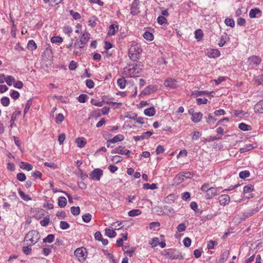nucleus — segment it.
Wrapping results in <instances>:
<instances>
[{
    "mask_svg": "<svg viewBox=\"0 0 263 263\" xmlns=\"http://www.w3.org/2000/svg\"><path fill=\"white\" fill-rule=\"evenodd\" d=\"M143 65L139 62L138 63L129 64L124 68L123 73L129 77H137L140 76Z\"/></svg>",
    "mask_w": 263,
    "mask_h": 263,
    "instance_id": "f257e3e1",
    "label": "nucleus"
},
{
    "mask_svg": "<svg viewBox=\"0 0 263 263\" xmlns=\"http://www.w3.org/2000/svg\"><path fill=\"white\" fill-rule=\"evenodd\" d=\"M142 53V49L140 46L136 44L132 46L128 52V56L129 58L133 61H136L140 58Z\"/></svg>",
    "mask_w": 263,
    "mask_h": 263,
    "instance_id": "f03ea898",
    "label": "nucleus"
},
{
    "mask_svg": "<svg viewBox=\"0 0 263 263\" xmlns=\"http://www.w3.org/2000/svg\"><path fill=\"white\" fill-rule=\"evenodd\" d=\"M40 238L39 233L36 230H32L26 235L24 241L30 242L29 246H33L37 242Z\"/></svg>",
    "mask_w": 263,
    "mask_h": 263,
    "instance_id": "7ed1b4c3",
    "label": "nucleus"
},
{
    "mask_svg": "<svg viewBox=\"0 0 263 263\" xmlns=\"http://www.w3.org/2000/svg\"><path fill=\"white\" fill-rule=\"evenodd\" d=\"M261 62V59L259 57L252 55L248 59V66L251 68H253L259 65Z\"/></svg>",
    "mask_w": 263,
    "mask_h": 263,
    "instance_id": "20e7f679",
    "label": "nucleus"
},
{
    "mask_svg": "<svg viewBox=\"0 0 263 263\" xmlns=\"http://www.w3.org/2000/svg\"><path fill=\"white\" fill-rule=\"evenodd\" d=\"M221 187H212L206 190V198L208 199H212L213 197L217 195L218 193L220 191Z\"/></svg>",
    "mask_w": 263,
    "mask_h": 263,
    "instance_id": "39448f33",
    "label": "nucleus"
},
{
    "mask_svg": "<svg viewBox=\"0 0 263 263\" xmlns=\"http://www.w3.org/2000/svg\"><path fill=\"white\" fill-rule=\"evenodd\" d=\"M85 252H86L85 248H84V250L83 248H78L74 251V255L78 258L79 261H83L86 257Z\"/></svg>",
    "mask_w": 263,
    "mask_h": 263,
    "instance_id": "423d86ee",
    "label": "nucleus"
},
{
    "mask_svg": "<svg viewBox=\"0 0 263 263\" xmlns=\"http://www.w3.org/2000/svg\"><path fill=\"white\" fill-rule=\"evenodd\" d=\"M103 175V171L100 168H95L90 174V177L91 179H95L98 181L100 180L101 177Z\"/></svg>",
    "mask_w": 263,
    "mask_h": 263,
    "instance_id": "0eeeda50",
    "label": "nucleus"
},
{
    "mask_svg": "<svg viewBox=\"0 0 263 263\" xmlns=\"http://www.w3.org/2000/svg\"><path fill=\"white\" fill-rule=\"evenodd\" d=\"M112 154H118L121 155L125 154L127 157H129V154L130 153V151L125 149L124 147L119 146L118 147L116 148L115 149L112 150Z\"/></svg>",
    "mask_w": 263,
    "mask_h": 263,
    "instance_id": "6e6552de",
    "label": "nucleus"
},
{
    "mask_svg": "<svg viewBox=\"0 0 263 263\" xmlns=\"http://www.w3.org/2000/svg\"><path fill=\"white\" fill-rule=\"evenodd\" d=\"M164 85L170 88H175L177 85V82L176 80L170 78L165 80Z\"/></svg>",
    "mask_w": 263,
    "mask_h": 263,
    "instance_id": "1a4fd4ad",
    "label": "nucleus"
},
{
    "mask_svg": "<svg viewBox=\"0 0 263 263\" xmlns=\"http://www.w3.org/2000/svg\"><path fill=\"white\" fill-rule=\"evenodd\" d=\"M218 200L221 205L224 206L228 204L230 201V196L227 194L221 195L219 196Z\"/></svg>",
    "mask_w": 263,
    "mask_h": 263,
    "instance_id": "9d476101",
    "label": "nucleus"
},
{
    "mask_svg": "<svg viewBox=\"0 0 263 263\" xmlns=\"http://www.w3.org/2000/svg\"><path fill=\"white\" fill-rule=\"evenodd\" d=\"M261 13L259 8H255L250 10L249 16L250 18H258L261 16Z\"/></svg>",
    "mask_w": 263,
    "mask_h": 263,
    "instance_id": "9b49d317",
    "label": "nucleus"
},
{
    "mask_svg": "<svg viewBox=\"0 0 263 263\" xmlns=\"http://www.w3.org/2000/svg\"><path fill=\"white\" fill-rule=\"evenodd\" d=\"M90 34L87 32L83 33L81 37L78 40L81 46H84L90 39Z\"/></svg>",
    "mask_w": 263,
    "mask_h": 263,
    "instance_id": "f8f14e48",
    "label": "nucleus"
},
{
    "mask_svg": "<svg viewBox=\"0 0 263 263\" xmlns=\"http://www.w3.org/2000/svg\"><path fill=\"white\" fill-rule=\"evenodd\" d=\"M220 54V51L217 49H209L207 50L206 55L209 58H215L219 57Z\"/></svg>",
    "mask_w": 263,
    "mask_h": 263,
    "instance_id": "ddd939ff",
    "label": "nucleus"
},
{
    "mask_svg": "<svg viewBox=\"0 0 263 263\" xmlns=\"http://www.w3.org/2000/svg\"><path fill=\"white\" fill-rule=\"evenodd\" d=\"M166 256L171 259H176L179 257V253L176 250L171 249L167 250Z\"/></svg>",
    "mask_w": 263,
    "mask_h": 263,
    "instance_id": "4468645a",
    "label": "nucleus"
},
{
    "mask_svg": "<svg viewBox=\"0 0 263 263\" xmlns=\"http://www.w3.org/2000/svg\"><path fill=\"white\" fill-rule=\"evenodd\" d=\"M102 99L103 103H105L108 105H117L118 107H120L122 105V103H116L112 102L111 100H112V98H109L108 96H104L102 97Z\"/></svg>",
    "mask_w": 263,
    "mask_h": 263,
    "instance_id": "2eb2a0df",
    "label": "nucleus"
},
{
    "mask_svg": "<svg viewBox=\"0 0 263 263\" xmlns=\"http://www.w3.org/2000/svg\"><path fill=\"white\" fill-rule=\"evenodd\" d=\"M203 115L201 112H195L191 118V120L194 123H198L202 118Z\"/></svg>",
    "mask_w": 263,
    "mask_h": 263,
    "instance_id": "dca6fc26",
    "label": "nucleus"
},
{
    "mask_svg": "<svg viewBox=\"0 0 263 263\" xmlns=\"http://www.w3.org/2000/svg\"><path fill=\"white\" fill-rule=\"evenodd\" d=\"M118 30V26L115 25V24H111L109 26L108 31L107 34L108 35H114L115 34L116 32Z\"/></svg>",
    "mask_w": 263,
    "mask_h": 263,
    "instance_id": "f3484780",
    "label": "nucleus"
},
{
    "mask_svg": "<svg viewBox=\"0 0 263 263\" xmlns=\"http://www.w3.org/2000/svg\"><path fill=\"white\" fill-rule=\"evenodd\" d=\"M76 142L77 143L79 147L82 148L86 145V140L83 137H79L76 139Z\"/></svg>",
    "mask_w": 263,
    "mask_h": 263,
    "instance_id": "a211bd4d",
    "label": "nucleus"
},
{
    "mask_svg": "<svg viewBox=\"0 0 263 263\" xmlns=\"http://www.w3.org/2000/svg\"><path fill=\"white\" fill-rule=\"evenodd\" d=\"M73 47L75 49V51H74V53L76 55H78V53H79V51H81L82 49H83L84 48V46H81L79 40H77L74 44Z\"/></svg>",
    "mask_w": 263,
    "mask_h": 263,
    "instance_id": "6ab92c4d",
    "label": "nucleus"
},
{
    "mask_svg": "<svg viewBox=\"0 0 263 263\" xmlns=\"http://www.w3.org/2000/svg\"><path fill=\"white\" fill-rule=\"evenodd\" d=\"M254 110L255 112L263 113V100L256 104L254 106Z\"/></svg>",
    "mask_w": 263,
    "mask_h": 263,
    "instance_id": "aec40b11",
    "label": "nucleus"
},
{
    "mask_svg": "<svg viewBox=\"0 0 263 263\" xmlns=\"http://www.w3.org/2000/svg\"><path fill=\"white\" fill-rule=\"evenodd\" d=\"M138 3L133 2L130 7V13L133 15H136L139 13Z\"/></svg>",
    "mask_w": 263,
    "mask_h": 263,
    "instance_id": "412c9836",
    "label": "nucleus"
},
{
    "mask_svg": "<svg viewBox=\"0 0 263 263\" xmlns=\"http://www.w3.org/2000/svg\"><path fill=\"white\" fill-rule=\"evenodd\" d=\"M253 81L257 85H263V74L255 77Z\"/></svg>",
    "mask_w": 263,
    "mask_h": 263,
    "instance_id": "4be33fe9",
    "label": "nucleus"
},
{
    "mask_svg": "<svg viewBox=\"0 0 263 263\" xmlns=\"http://www.w3.org/2000/svg\"><path fill=\"white\" fill-rule=\"evenodd\" d=\"M144 112L145 115L149 117H152L154 116L156 112V110L154 107H151L150 108L145 109Z\"/></svg>",
    "mask_w": 263,
    "mask_h": 263,
    "instance_id": "5701e85b",
    "label": "nucleus"
},
{
    "mask_svg": "<svg viewBox=\"0 0 263 263\" xmlns=\"http://www.w3.org/2000/svg\"><path fill=\"white\" fill-rule=\"evenodd\" d=\"M67 202V199L64 197L61 196L58 198V205L61 208L65 207Z\"/></svg>",
    "mask_w": 263,
    "mask_h": 263,
    "instance_id": "b1692460",
    "label": "nucleus"
},
{
    "mask_svg": "<svg viewBox=\"0 0 263 263\" xmlns=\"http://www.w3.org/2000/svg\"><path fill=\"white\" fill-rule=\"evenodd\" d=\"M21 165L20 166V167L22 169L26 170L28 171H31L32 170V166L27 162H21Z\"/></svg>",
    "mask_w": 263,
    "mask_h": 263,
    "instance_id": "393cba45",
    "label": "nucleus"
},
{
    "mask_svg": "<svg viewBox=\"0 0 263 263\" xmlns=\"http://www.w3.org/2000/svg\"><path fill=\"white\" fill-rule=\"evenodd\" d=\"M124 140V136L122 135H118L115 136L111 139H109V142H111L112 143H115L118 141H122Z\"/></svg>",
    "mask_w": 263,
    "mask_h": 263,
    "instance_id": "a878e982",
    "label": "nucleus"
},
{
    "mask_svg": "<svg viewBox=\"0 0 263 263\" xmlns=\"http://www.w3.org/2000/svg\"><path fill=\"white\" fill-rule=\"evenodd\" d=\"M105 235H107L108 237L110 238H114L116 236V232L113 230H110L109 229L106 228L105 230Z\"/></svg>",
    "mask_w": 263,
    "mask_h": 263,
    "instance_id": "bb28decb",
    "label": "nucleus"
},
{
    "mask_svg": "<svg viewBox=\"0 0 263 263\" xmlns=\"http://www.w3.org/2000/svg\"><path fill=\"white\" fill-rule=\"evenodd\" d=\"M154 91V86L152 85H149L142 91L141 93L143 94L144 95H149V93Z\"/></svg>",
    "mask_w": 263,
    "mask_h": 263,
    "instance_id": "cd10ccee",
    "label": "nucleus"
},
{
    "mask_svg": "<svg viewBox=\"0 0 263 263\" xmlns=\"http://www.w3.org/2000/svg\"><path fill=\"white\" fill-rule=\"evenodd\" d=\"M123 237L118 238L117 240V245L118 247H122L123 245V241L126 240L127 239V233L124 234H122Z\"/></svg>",
    "mask_w": 263,
    "mask_h": 263,
    "instance_id": "c85d7f7f",
    "label": "nucleus"
},
{
    "mask_svg": "<svg viewBox=\"0 0 263 263\" xmlns=\"http://www.w3.org/2000/svg\"><path fill=\"white\" fill-rule=\"evenodd\" d=\"M126 83V81L124 78L118 79L117 80V84L121 89L125 88Z\"/></svg>",
    "mask_w": 263,
    "mask_h": 263,
    "instance_id": "c756f323",
    "label": "nucleus"
},
{
    "mask_svg": "<svg viewBox=\"0 0 263 263\" xmlns=\"http://www.w3.org/2000/svg\"><path fill=\"white\" fill-rule=\"evenodd\" d=\"M229 252L228 250H225L221 254L219 258V262L221 263L224 262L228 258Z\"/></svg>",
    "mask_w": 263,
    "mask_h": 263,
    "instance_id": "7c9ffc66",
    "label": "nucleus"
},
{
    "mask_svg": "<svg viewBox=\"0 0 263 263\" xmlns=\"http://www.w3.org/2000/svg\"><path fill=\"white\" fill-rule=\"evenodd\" d=\"M18 194L21 198L25 201L31 200L32 199L29 197L28 195L25 194L21 189L18 190Z\"/></svg>",
    "mask_w": 263,
    "mask_h": 263,
    "instance_id": "2f4dec72",
    "label": "nucleus"
},
{
    "mask_svg": "<svg viewBox=\"0 0 263 263\" xmlns=\"http://www.w3.org/2000/svg\"><path fill=\"white\" fill-rule=\"evenodd\" d=\"M254 148V146L251 144H248L244 146V147L241 148L239 150L240 153H243L249 151Z\"/></svg>",
    "mask_w": 263,
    "mask_h": 263,
    "instance_id": "473e14b6",
    "label": "nucleus"
},
{
    "mask_svg": "<svg viewBox=\"0 0 263 263\" xmlns=\"http://www.w3.org/2000/svg\"><path fill=\"white\" fill-rule=\"evenodd\" d=\"M28 48L31 51L36 49L37 46L33 40H30L28 43Z\"/></svg>",
    "mask_w": 263,
    "mask_h": 263,
    "instance_id": "72a5a7b5",
    "label": "nucleus"
},
{
    "mask_svg": "<svg viewBox=\"0 0 263 263\" xmlns=\"http://www.w3.org/2000/svg\"><path fill=\"white\" fill-rule=\"evenodd\" d=\"M253 191H254V187L253 185H252L251 184L245 185L243 187L244 194L251 193Z\"/></svg>",
    "mask_w": 263,
    "mask_h": 263,
    "instance_id": "f704fd0d",
    "label": "nucleus"
},
{
    "mask_svg": "<svg viewBox=\"0 0 263 263\" xmlns=\"http://www.w3.org/2000/svg\"><path fill=\"white\" fill-rule=\"evenodd\" d=\"M141 212L139 209H133L128 212V215L130 217H134L139 215Z\"/></svg>",
    "mask_w": 263,
    "mask_h": 263,
    "instance_id": "c9c22d12",
    "label": "nucleus"
},
{
    "mask_svg": "<svg viewBox=\"0 0 263 263\" xmlns=\"http://www.w3.org/2000/svg\"><path fill=\"white\" fill-rule=\"evenodd\" d=\"M54 239V235L53 234H49L43 239L44 242L51 243Z\"/></svg>",
    "mask_w": 263,
    "mask_h": 263,
    "instance_id": "e433bc0d",
    "label": "nucleus"
},
{
    "mask_svg": "<svg viewBox=\"0 0 263 263\" xmlns=\"http://www.w3.org/2000/svg\"><path fill=\"white\" fill-rule=\"evenodd\" d=\"M31 246H29V243H27V246H24L22 248V251L23 253L26 255H29L31 252L32 249L31 248Z\"/></svg>",
    "mask_w": 263,
    "mask_h": 263,
    "instance_id": "4c0bfd02",
    "label": "nucleus"
},
{
    "mask_svg": "<svg viewBox=\"0 0 263 263\" xmlns=\"http://www.w3.org/2000/svg\"><path fill=\"white\" fill-rule=\"evenodd\" d=\"M238 127L243 131H248L251 129L250 126L244 123H241L239 124Z\"/></svg>",
    "mask_w": 263,
    "mask_h": 263,
    "instance_id": "58836bf2",
    "label": "nucleus"
},
{
    "mask_svg": "<svg viewBox=\"0 0 263 263\" xmlns=\"http://www.w3.org/2000/svg\"><path fill=\"white\" fill-rule=\"evenodd\" d=\"M143 36L145 39L150 41H152L154 39L153 34L148 31H146L144 32Z\"/></svg>",
    "mask_w": 263,
    "mask_h": 263,
    "instance_id": "ea45409f",
    "label": "nucleus"
},
{
    "mask_svg": "<svg viewBox=\"0 0 263 263\" xmlns=\"http://www.w3.org/2000/svg\"><path fill=\"white\" fill-rule=\"evenodd\" d=\"M5 82L8 85L11 86L15 82V79L11 76H8L5 78Z\"/></svg>",
    "mask_w": 263,
    "mask_h": 263,
    "instance_id": "a19ab883",
    "label": "nucleus"
},
{
    "mask_svg": "<svg viewBox=\"0 0 263 263\" xmlns=\"http://www.w3.org/2000/svg\"><path fill=\"white\" fill-rule=\"evenodd\" d=\"M50 222L49 217L46 216L43 218V219L40 221V224L42 227L47 226Z\"/></svg>",
    "mask_w": 263,
    "mask_h": 263,
    "instance_id": "79ce46f5",
    "label": "nucleus"
},
{
    "mask_svg": "<svg viewBox=\"0 0 263 263\" xmlns=\"http://www.w3.org/2000/svg\"><path fill=\"white\" fill-rule=\"evenodd\" d=\"M20 114H21V111H15L12 114V116H11V119L10 121V122L11 123V127L12 126L13 124H14V122L16 119V116L20 115Z\"/></svg>",
    "mask_w": 263,
    "mask_h": 263,
    "instance_id": "37998d69",
    "label": "nucleus"
},
{
    "mask_svg": "<svg viewBox=\"0 0 263 263\" xmlns=\"http://www.w3.org/2000/svg\"><path fill=\"white\" fill-rule=\"evenodd\" d=\"M143 188L144 189L154 190L157 188V184L156 183H152L151 184L147 183L143 184Z\"/></svg>",
    "mask_w": 263,
    "mask_h": 263,
    "instance_id": "c03bdc74",
    "label": "nucleus"
},
{
    "mask_svg": "<svg viewBox=\"0 0 263 263\" xmlns=\"http://www.w3.org/2000/svg\"><path fill=\"white\" fill-rule=\"evenodd\" d=\"M88 98V96L87 95L81 94L78 97L77 99L80 103H85Z\"/></svg>",
    "mask_w": 263,
    "mask_h": 263,
    "instance_id": "a18cd8bd",
    "label": "nucleus"
},
{
    "mask_svg": "<svg viewBox=\"0 0 263 263\" xmlns=\"http://www.w3.org/2000/svg\"><path fill=\"white\" fill-rule=\"evenodd\" d=\"M224 22L228 26H230L231 27H234L235 26V22L232 18H227L225 20Z\"/></svg>",
    "mask_w": 263,
    "mask_h": 263,
    "instance_id": "49530a36",
    "label": "nucleus"
},
{
    "mask_svg": "<svg viewBox=\"0 0 263 263\" xmlns=\"http://www.w3.org/2000/svg\"><path fill=\"white\" fill-rule=\"evenodd\" d=\"M203 32L201 29H198L195 32V38L198 41L200 40L203 36Z\"/></svg>",
    "mask_w": 263,
    "mask_h": 263,
    "instance_id": "de8ad7c7",
    "label": "nucleus"
},
{
    "mask_svg": "<svg viewBox=\"0 0 263 263\" xmlns=\"http://www.w3.org/2000/svg\"><path fill=\"white\" fill-rule=\"evenodd\" d=\"M97 20V17L93 16H92L90 20L88 21V25L91 26V27H93L96 25V21Z\"/></svg>",
    "mask_w": 263,
    "mask_h": 263,
    "instance_id": "09e8293b",
    "label": "nucleus"
},
{
    "mask_svg": "<svg viewBox=\"0 0 263 263\" xmlns=\"http://www.w3.org/2000/svg\"><path fill=\"white\" fill-rule=\"evenodd\" d=\"M157 22L160 25H163L167 23V19L163 16H159L157 18Z\"/></svg>",
    "mask_w": 263,
    "mask_h": 263,
    "instance_id": "8fccbe9b",
    "label": "nucleus"
},
{
    "mask_svg": "<svg viewBox=\"0 0 263 263\" xmlns=\"http://www.w3.org/2000/svg\"><path fill=\"white\" fill-rule=\"evenodd\" d=\"M60 227L62 230H67L69 228L70 225L65 221H61L60 223Z\"/></svg>",
    "mask_w": 263,
    "mask_h": 263,
    "instance_id": "3c124183",
    "label": "nucleus"
},
{
    "mask_svg": "<svg viewBox=\"0 0 263 263\" xmlns=\"http://www.w3.org/2000/svg\"><path fill=\"white\" fill-rule=\"evenodd\" d=\"M1 103L4 106H8L10 104V100L9 98L4 97L1 99Z\"/></svg>",
    "mask_w": 263,
    "mask_h": 263,
    "instance_id": "603ef678",
    "label": "nucleus"
},
{
    "mask_svg": "<svg viewBox=\"0 0 263 263\" xmlns=\"http://www.w3.org/2000/svg\"><path fill=\"white\" fill-rule=\"evenodd\" d=\"M82 219L85 222L88 223L91 219V215L89 213L85 214L82 216Z\"/></svg>",
    "mask_w": 263,
    "mask_h": 263,
    "instance_id": "864d4df0",
    "label": "nucleus"
},
{
    "mask_svg": "<svg viewBox=\"0 0 263 263\" xmlns=\"http://www.w3.org/2000/svg\"><path fill=\"white\" fill-rule=\"evenodd\" d=\"M71 212L73 215H78L80 213V209L79 206H72L71 208Z\"/></svg>",
    "mask_w": 263,
    "mask_h": 263,
    "instance_id": "5fc2aeb1",
    "label": "nucleus"
},
{
    "mask_svg": "<svg viewBox=\"0 0 263 263\" xmlns=\"http://www.w3.org/2000/svg\"><path fill=\"white\" fill-rule=\"evenodd\" d=\"M51 42L52 43H62L63 39L61 36H53L51 38Z\"/></svg>",
    "mask_w": 263,
    "mask_h": 263,
    "instance_id": "6e6d98bb",
    "label": "nucleus"
},
{
    "mask_svg": "<svg viewBox=\"0 0 263 263\" xmlns=\"http://www.w3.org/2000/svg\"><path fill=\"white\" fill-rule=\"evenodd\" d=\"M250 176V173L248 171H243L239 173V177L241 179H245Z\"/></svg>",
    "mask_w": 263,
    "mask_h": 263,
    "instance_id": "4d7b16f0",
    "label": "nucleus"
},
{
    "mask_svg": "<svg viewBox=\"0 0 263 263\" xmlns=\"http://www.w3.org/2000/svg\"><path fill=\"white\" fill-rule=\"evenodd\" d=\"M216 119L213 117L211 114H209L208 117L206 118V122L208 124L214 123Z\"/></svg>",
    "mask_w": 263,
    "mask_h": 263,
    "instance_id": "13d9d810",
    "label": "nucleus"
},
{
    "mask_svg": "<svg viewBox=\"0 0 263 263\" xmlns=\"http://www.w3.org/2000/svg\"><path fill=\"white\" fill-rule=\"evenodd\" d=\"M69 13L72 16L74 20H78L81 18V15L78 12H74L72 10L69 11Z\"/></svg>",
    "mask_w": 263,
    "mask_h": 263,
    "instance_id": "bf43d9fd",
    "label": "nucleus"
},
{
    "mask_svg": "<svg viewBox=\"0 0 263 263\" xmlns=\"http://www.w3.org/2000/svg\"><path fill=\"white\" fill-rule=\"evenodd\" d=\"M64 117L62 114H59L55 118V122L59 124L63 121Z\"/></svg>",
    "mask_w": 263,
    "mask_h": 263,
    "instance_id": "052dcab7",
    "label": "nucleus"
},
{
    "mask_svg": "<svg viewBox=\"0 0 263 263\" xmlns=\"http://www.w3.org/2000/svg\"><path fill=\"white\" fill-rule=\"evenodd\" d=\"M16 178L21 182L25 181L26 179L25 174L23 173H18L16 175Z\"/></svg>",
    "mask_w": 263,
    "mask_h": 263,
    "instance_id": "680f3d73",
    "label": "nucleus"
},
{
    "mask_svg": "<svg viewBox=\"0 0 263 263\" xmlns=\"http://www.w3.org/2000/svg\"><path fill=\"white\" fill-rule=\"evenodd\" d=\"M186 228V226H185V224L184 223H181L179 224L177 228V231L179 232H182L184 231L185 230Z\"/></svg>",
    "mask_w": 263,
    "mask_h": 263,
    "instance_id": "e2e57ef3",
    "label": "nucleus"
},
{
    "mask_svg": "<svg viewBox=\"0 0 263 263\" xmlns=\"http://www.w3.org/2000/svg\"><path fill=\"white\" fill-rule=\"evenodd\" d=\"M86 85L89 88H92L94 87L95 84L93 81L91 79H87L85 81Z\"/></svg>",
    "mask_w": 263,
    "mask_h": 263,
    "instance_id": "0e129e2a",
    "label": "nucleus"
},
{
    "mask_svg": "<svg viewBox=\"0 0 263 263\" xmlns=\"http://www.w3.org/2000/svg\"><path fill=\"white\" fill-rule=\"evenodd\" d=\"M208 102V100L205 98H197L196 99V103L198 105L205 104Z\"/></svg>",
    "mask_w": 263,
    "mask_h": 263,
    "instance_id": "69168bd1",
    "label": "nucleus"
},
{
    "mask_svg": "<svg viewBox=\"0 0 263 263\" xmlns=\"http://www.w3.org/2000/svg\"><path fill=\"white\" fill-rule=\"evenodd\" d=\"M63 31L65 33L67 34L68 36H69L70 35V33L72 31V29L70 26H67L64 27L63 29Z\"/></svg>",
    "mask_w": 263,
    "mask_h": 263,
    "instance_id": "338daca9",
    "label": "nucleus"
},
{
    "mask_svg": "<svg viewBox=\"0 0 263 263\" xmlns=\"http://www.w3.org/2000/svg\"><path fill=\"white\" fill-rule=\"evenodd\" d=\"M10 96L14 100L18 99L20 97V93L16 90H13L10 94Z\"/></svg>",
    "mask_w": 263,
    "mask_h": 263,
    "instance_id": "774afa93",
    "label": "nucleus"
}]
</instances>
